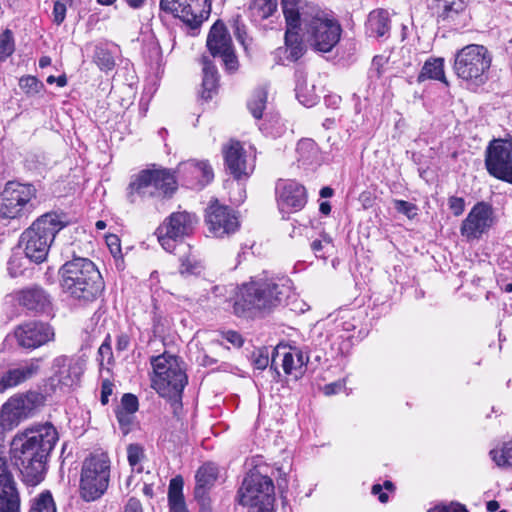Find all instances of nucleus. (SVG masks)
<instances>
[{"label":"nucleus","instance_id":"nucleus-46","mask_svg":"<svg viewBox=\"0 0 512 512\" xmlns=\"http://www.w3.org/2000/svg\"><path fill=\"white\" fill-rule=\"evenodd\" d=\"M394 207L397 212L405 215L409 219H413L418 214V208L415 204L404 200H393Z\"/></svg>","mask_w":512,"mask_h":512},{"label":"nucleus","instance_id":"nucleus-51","mask_svg":"<svg viewBox=\"0 0 512 512\" xmlns=\"http://www.w3.org/2000/svg\"><path fill=\"white\" fill-rule=\"evenodd\" d=\"M99 354V364L101 367H104L105 361L107 364H110L112 361V349L108 343H103L98 350Z\"/></svg>","mask_w":512,"mask_h":512},{"label":"nucleus","instance_id":"nucleus-14","mask_svg":"<svg viewBox=\"0 0 512 512\" xmlns=\"http://www.w3.org/2000/svg\"><path fill=\"white\" fill-rule=\"evenodd\" d=\"M485 166L490 175L512 184V137L490 142Z\"/></svg>","mask_w":512,"mask_h":512},{"label":"nucleus","instance_id":"nucleus-22","mask_svg":"<svg viewBox=\"0 0 512 512\" xmlns=\"http://www.w3.org/2000/svg\"><path fill=\"white\" fill-rule=\"evenodd\" d=\"M307 362L308 357L299 349L278 345L272 354L271 367L280 365L285 374L298 379L304 374Z\"/></svg>","mask_w":512,"mask_h":512},{"label":"nucleus","instance_id":"nucleus-64","mask_svg":"<svg viewBox=\"0 0 512 512\" xmlns=\"http://www.w3.org/2000/svg\"><path fill=\"white\" fill-rule=\"evenodd\" d=\"M311 248L318 255L321 252V250L323 249L322 240H314L311 244Z\"/></svg>","mask_w":512,"mask_h":512},{"label":"nucleus","instance_id":"nucleus-28","mask_svg":"<svg viewBox=\"0 0 512 512\" xmlns=\"http://www.w3.org/2000/svg\"><path fill=\"white\" fill-rule=\"evenodd\" d=\"M218 477V469L212 463L202 465L196 472L194 495L203 509L209 510L208 492Z\"/></svg>","mask_w":512,"mask_h":512},{"label":"nucleus","instance_id":"nucleus-12","mask_svg":"<svg viewBox=\"0 0 512 512\" xmlns=\"http://www.w3.org/2000/svg\"><path fill=\"white\" fill-rule=\"evenodd\" d=\"M36 197V189L30 184L8 182L0 194V217L15 219L29 212L31 201Z\"/></svg>","mask_w":512,"mask_h":512},{"label":"nucleus","instance_id":"nucleus-4","mask_svg":"<svg viewBox=\"0 0 512 512\" xmlns=\"http://www.w3.org/2000/svg\"><path fill=\"white\" fill-rule=\"evenodd\" d=\"M60 284L65 293L84 301L96 299L104 289L102 276L88 258L75 257L59 270Z\"/></svg>","mask_w":512,"mask_h":512},{"label":"nucleus","instance_id":"nucleus-21","mask_svg":"<svg viewBox=\"0 0 512 512\" xmlns=\"http://www.w3.org/2000/svg\"><path fill=\"white\" fill-rule=\"evenodd\" d=\"M53 369L51 385L60 390H69L78 385L83 373L82 364L67 356L57 357L53 362Z\"/></svg>","mask_w":512,"mask_h":512},{"label":"nucleus","instance_id":"nucleus-63","mask_svg":"<svg viewBox=\"0 0 512 512\" xmlns=\"http://www.w3.org/2000/svg\"><path fill=\"white\" fill-rule=\"evenodd\" d=\"M246 32L244 30V27H240L238 20H236V35L238 40L244 45L245 44V36Z\"/></svg>","mask_w":512,"mask_h":512},{"label":"nucleus","instance_id":"nucleus-54","mask_svg":"<svg viewBox=\"0 0 512 512\" xmlns=\"http://www.w3.org/2000/svg\"><path fill=\"white\" fill-rule=\"evenodd\" d=\"M449 208L455 216H459L464 212L465 202L463 198L460 197H450L449 198Z\"/></svg>","mask_w":512,"mask_h":512},{"label":"nucleus","instance_id":"nucleus-44","mask_svg":"<svg viewBox=\"0 0 512 512\" xmlns=\"http://www.w3.org/2000/svg\"><path fill=\"white\" fill-rule=\"evenodd\" d=\"M15 50L13 34L9 29H6L0 34V62L5 61L10 57Z\"/></svg>","mask_w":512,"mask_h":512},{"label":"nucleus","instance_id":"nucleus-37","mask_svg":"<svg viewBox=\"0 0 512 512\" xmlns=\"http://www.w3.org/2000/svg\"><path fill=\"white\" fill-rule=\"evenodd\" d=\"M203 264L200 259L190 253L180 260L179 272L183 276L200 275L203 271Z\"/></svg>","mask_w":512,"mask_h":512},{"label":"nucleus","instance_id":"nucleus-20","mask_svg":"<svg viewBox=\"0 0 512 512\" xmlns=\"http://www.w3.org/2000/svg\"><path fill=\"white\" fill-rule=\"evenodd\" d=\"M18 345L25 349H35L54 339L53 328L43 322L30 321L19 325L14 330Z\"/></svg>","mask_w":512,"mask_h":512},{"label":"nucleus","instance_id":"nucleus-50","mask_svg":"<svg viewBox=\"0 0 512 512\" xmlns=\"http://www.w3.org/2000/svg\"><path fill=\"white\" fill-rule=\"evenodd\" d=\"M120 411L134 414L138 410V399L135 395L127 393L121 399Z\"/></svg>","mask_w":512,"mask_h":512},{"label":"nucleus","instance_id":"nucleus-15","mask_svg":"<svg viewBox=\"0 0 512 512\" xmlns=\"http://www.w3.org/2000/svg\"><path fill=\"white\" fill-rule=\"evenodd\" d=\"M38 394L27 393L11 397L0 410V427L4 430H12L21 421L28 418L36 408Z\"/></svg>","mask_w":512,"mask_h":512},{"label":"nucleus","instance_id":"nucleus-2","mask_svg":"<svg viewBox=\"0 0 512 512\" xmlns=\"http://www.w3.org/2000/svg\"><path fill=\"white\" fill-rule=\"evenodd\" d=\"M292 294L291 281L257 279L243 284L234 303V313L249 316L258 311L271 310L285 302Z\"/></svg>","mask_w":512,"mask_h":512},{"label":"nucleus","instance_id":"nucleus-27","mask_svg":"<svg viewBox=\"0 0 512 512\" xmlns=\"http://www.w3.org/2000/svg\"><path fill=\"white\" fill-rule=\"evenodd\" d=\"M17 495L6 459L0 453V512H16Z\"/></svg>","mask_w":512,"mask_h":512},{"label":"nucleus","instance_id":"nucleus-53","mask_svg":"<svg viewBox=\"0 0 512 512\" xmlns=\"http://www.w3.org/2000/svg\"><path fill=\"white\" fill-rule=\"evenodd\" d=\"M132 413L118 410L116 413L118 422L124 434L129 432V426L132 423Z\"/></svg>","mask_w":512,"mask_h":512},{"label":"nucleus","instance_id":"nucleus-39","mask_svg":"<svg viewBox=\"0 0 512 512\" xmlns=\"http://www.w3.org/2000/svg\"><path fill=\"white\" fill-rule=\"evenodd\" d=\"M296 97L301 104L311 107L317 102V95L314 93L313 87L308 89L305 79H298L296 84Z\"/></svg>","mask_w":512,"mask_h":512},{"label":"nucleus","instance_id":"nucleus-33","mask_svg":"<svg viewBox=\"0 0 512 512\" xmlns=\"http://www.w3.org/2000/svg\"><path fill=\"white\" fill-rule=\"evenodd\" d=\"M218 83L217 70L207 57H203L202 98L209 100L216 91Z\"/></svg>","mask_w":512,"mask_h":512},{"label":"nucleus","instance_id":"nucleus-3","mask_svg":"<svg viewBox=\"0 0 512 512\" xmlns=\"http://www.w3.org/2000/svg\"><path fill=\"white\" fill-rule=\"evenodd\" d=\"M298 22L306 42L316 51L330 52L341 37L338 21L318 5L306 0H296Z\"/></svg>","mask_w":512,"mask_h":512},{"label":"nucleus","instance_id":"nucleus-29","mask_svg":"<svg viewBox=\"0 0 512 512\" xmlns=\"http://www.w3.org/2000/svg\"><path fill=\"white\" fill-rule=\"evenodd\" d=\"M390 21L388 12L384 10L372 11L366 22V34L369 37L380 38L388 34Z\"/></svg>","mask_w":512,"mask_h":512},{"label":"nucleus","instance_id":"nucleus-26","mask_svg":"<svg viewBox=\"0 0 512 512\" xmlns=\"http://www.w3.org/2000/svg\"><path fill=\"white\" fill-rule=\"evenodd\" d=\"M41 369L40 359H29L7 370L0 379V393L35 377Z\"/></svg>","mask_w":512,"mask_h":512},{"label":"nucleus","instance_id":"nucleus-61","mask_svg":"<svg viewBox=\"0 0 512 512\" xmlns=\"http://www.w3.org/2000/svg\"><path fill=\"white\" fill-rule=\"evenodd\" d=\"M130 339L126 334H121L117 337L116 348L119 351H124L128 348Z\"/></svg>","mask_w":512,"mask_h":512},{"label":"nucleus","instance_id":"nucleus-60","mask_svg":"<svg viewBox=\"0 0 512 512\" xmlns=\"http://www.w3.org/2000/svg\"><path fill=\"white\" fill-rule=\"evenodd\" d=\"M372 494L378 496V499L381 503H386L388 501L387 493L383 492V487L380 484H375L372 486Z\"/></svg>","mask_w":512,"mask_h":512},{"label":"nucleus","instance_id":"nucleus-47","mask_svg":"<svg viewBox=\"0 0 512 512\" xmlns=\"http://www.w3.org/2000/svg\"><path fill=\"white\" fill-rule=\"evenodd\" d=\"M95 61L99 68L105 71L113 69L115 64L112 55L104 49L96 50Z\"/></svg>","mask_w":512,"mask_h":512},{"label":"nucleus","instance_id":"nucleus-16","mask_svg":"<svg viewBox=\"0 0 512 512\" xmlns=\"http://www.w3.org/2000/svg\"><path fill=\"white\" fill-rule=\"evenodd\" d=\"M163 11L173 14L192 27L200 25L210 11V0H161Z\"/></svg>","mask_w":512,"mask_h":512},{"label":"nucleus","instance_id":"nucleus-5","mask_svg":"<svg viewBox=\"0 0 512 512\" xmlns=\"http://www.w3.org/2000/svg\"><path fill=\"white\" fill-rule=\"evenodd\" d=\"M67 224L66 216L55 212L38 217L21 235L25 256L35 263L45 261L56 234Z\"/></svg>","mask_w":512,"mask_h":512},{"label":"nucleus","instance_id":"nucleus-25","mask_svg":"<svg viewBox=\"0 0 512 512\" xmlns=\"http://www.w3.org/2000/svg\"><path fill=\"white\" fill-rule=\"evenodd\" d=\"M276 193L278 207L283 214L297 212L306 204V190L295 181H279Z\"/></svg>","mask_w":512,"mask_h":512},{"label":"nucleus","instance_id":"nucleus-7","mask_svg":"<svg viewBox=\"0 0 512 512\" xmlns=\"http://www.w3.org/2000/svg\"><path fill=\"white\" fill-rule=\"evenodd\" d=\"M492 57L483 45L469 44L458 50L453 69L458 78L479 86L486 82Z\"/></svg>","mask_w":512,"mask_h":512},{"label":"nucleus","instance_id":"nucleus-38","mask_svg":"<svg viewBox=\"0 0 512 512\" xmlns=\"http://www.w3.org/2000/svg\"><path fill=\"white\" fill-rule=\"evenodd\" d=\"M266 101L267 90L265 88H259L254 92L252 98L248 102V108L256 119L262 117L266 106Z\"/></svg>","mask_w":512,"mask_h":512},{"label":"nucleus","instance_id":"nucleus-30","mask_svg":"<svg viewBox=\"0 0 512 512\" xmlns=\"http://www.w3.org/2000/svg\"><path fill=\"white\" fill-rule=\"evenodd\" d=\"M467 4L464 0H436L437 17L442 21H455L465 13Z\"/></svg>","mask_w":512,"mask_h":512},{"label":"nucleus","instance_id":"nucleus-6","mask_svg":"<svg viewBox=\"0 0 512 512\" xmlns=\"http://www.w3.org/2000/svg\"><path fill=\"white\" fill-rule=\"evenodd\" d=\"M151 365L152 387L160 396L179 402L188 382L180 359L172 354L163 353L152 357Z\"/></svg>","mask_w":512,"mask_h":512},{"label":"nucleus","instance_id":"nucleus-32","mask_svg":"<svg viewBox=\"0 0 512 512\" xmlns=\"http://www.w3.org/2000/svg\"><path fill=\"white\" fill-rule=\"evenodd\" d=\"M183 479L176 476L171 479L168 489L170 512H188L183 497Z\"/></svg>","mask_w":512,"mask_h":512},{"label":"nucleus","instance_id":"nucleus-24","mask_svg":"<svg viewBox=\"0 0 512 512\" xmlns=\"http://www.w3.org/2000/svg\"><path fill=\"white\" fill-rule=\"evenodd\" d=\"M177 173L185 184L193 189H201L214 178V172L206 160L190 159L181 162L177 167Z\"/></svg>","mask_w":512,"mask_h":512},{"label":"nucleus","instance_id":"nucleus-45","mask_svg":"<svg viewBox=\"0 0 512 512\" xmlns=\"http://www.w3.org/2000/svg\"><path fill=\"white\" fill-rule=\"evenodd\" d=\"M359 321L351 311H342L336 319V328L345 332L353 331Z\"/></svg>","mask_w":512,"mask_h":512},{"label":"nucleus","instance_id":"nucleus-41","mask_svg":"<svg viewBox=\"0 0 512 512\" xmlns=\"http://www.w3.org/2000/svg\"><path fill=\"white\" fill-rule=\"evenodd\" d=\"M19 87L28 96L33 97L44 90V84L34 76H23L19 79Z\"/></svg>","mask_w":512,"mask_h":512},{"label":"nucleus","instance_id":"nucleus-10","mask_svg":"<svg viewBox=\"0 0 512 512\" xmlns=\"http://www.w3.org/2000/svg\"><path fill=\"white\" fill-rule=\"evenodd\" d=\"M296 0H281V7L286 22L284 47L277 49L278 55H283V62H295L305 53L303 29L298 22Z\"/></svg>","mask_w":512,"mask_h":512},{"label":"nucleus","instance_id":"nucleus-62","mask_svg":"<svg viewBox=\"0 0 512 512\" xmlns=\"http://www.w3.org/2000/svg\"><path fill=\"white\" fill-rule=\"evenodd\" d=\"M46 81L48 84L56 83L59 87H64L67 84V79L65 75H61L59 77L51 75L47 78Z\"/></svg>","mask_w":512,"mask_h":512},{"label":"nucleus","instance_id":"nucleus-57","mask_svg":"<svg viewBox=\"0 0 512 512\" xmlns=\"http://www.w3.org/2000/svg\"><path fill=\"white\" fill-rule=\"evenodd\" d=\"M113 393V383L109 380H104L101 387V403L106 405L109 402V397Z\"/></svg>","mask_w":512,"mask_h":512},{"label":"nucleus","instance_id":"nucleus-48","mask_svg":"<svg viewBox=\"0 0 512 512\" xmlns=\"http://www.w3.org/2000/svg\"><path fill=\"white\" fill-rule=\"evenodd\" d=\"M428 512H469L464 504L456 501L438 504L428 510Z\"/></svg>","mask_w":512,"mask_h":512},{"label":"nucleus","instance_id":"nucleus-52","mask_svg":"<svg viewBox=\"0 0 512 512\" xmlns=\"http://www.w3.org/2000/svg\"><path fill=\"white\" fill-rule=\"evenodd\" d=\"M66 16V5L61 1H56L53 7V21L60 25Z\"/></svg>","mask_w":512,"mask_h":512},{"label":"nucleus","instance_id":"nucleus-19","mask_svg":"<svg viewBox=\"0 0 512 512\" xmlns=\"http://www.w3.org/2000/svg\"><path fill=\"white\" fill-rule=\"evenodd\" d=\"M206 224L209 232L215 237H224L239 228L236 213L227 206L220 205L217 200L211 202L206 212Z\"/></svg>","mask_w":512,"mask_h":512},{"label":"nucleus","instance_id":"nucleus-34","mask_svg":"<svg viewBox=\"0 0 512 512\" xmlns=\"http://www.w3.org/2000/svg\"><path fill=\"white\" fill-rule=\"evenodd\" d=\"M425 79L439 80L445 84H448L444 73L443 58H434L425 62L421 73L418 76V80L423 81Z\"/></svg>","mask_w":512,"mask_h":512},{"label":"nucleus","instance_id":"nucleus-8","mask_svg":"<svg viewBox=\"0 0 512 512\" xmlns=\"http://www.w3.org/2000/svg\"><path fill=\"white\" fill-rule=\"evenodd\" d=\"M110 477V460L106 453L96 452L82 466L80 495L85 501H94L106 491Z\"/></svg>","mask_w":512,"mask_h":512},{"label":"nucleus","instance_id":"nucleus-23","mask_svg":"<svg viewBox=\"0 0 512 512\" xmlns=\"http://www.w3.org/2000/svg\"><path fill=\"white\" fill-rule=\"evenodd\" d=\"M224 159L229 172L234 178L246 179L254 170V156L247 155L242 145L237 141H231L223 148Z\"/></svg>","mask_w":512,"mask_h":512},{"label":"nucleus","instance_id":"nucleus-35","mask_svg":"<svg viewBox=\"0 0 512 512\" xmlns=\"http://www.w3.org/2000/svg\"><path fill=\"white\" fill-rule=\"evenodd\" d=\"M277 7V0H252L249 10L254 21H262L272 16Z\"/></svg>","mask_w":512,"mask_h":512},{"label":"nucleus","instance_id":"nucleus-18","mask_svg":"<svg viewBox=\"0 0 512 512\" xmlns=\"http://www.w3.org/2000/svg\"><path fill=\"white\" fill-rule=\"evenodd\" d=\"M492 207L485 202H478L468 213L460 227V232L468 241L479 239L493 225Z\"/></svg>","mask_w":512,"mask_h":512},{"label":"nucleus","instance_id":"nucleus-36","mask_svg":"<svg viewBox=\"0 0 512 512\" xmlns=\"http://www.w3.org/2000/svg\"><path fill=\"white\" fill-rule=\"evenodd\" d=\"M296 152L298 155V162L303 165H310L318 161V147L311 139L300 140L297 144Z\"/></svg>","mask_w":512,"mask_h":512},{"label":"nucleus","instance_id":"nucleus-40","mask_svg":"<svg viewBox=\"0 0 512 512\" xmlns=\"http://www.w3.org/2000/svg\"><path fill=\"white\" fill-rule=\"evenodd\" d=\"M490 456L499 467L512 468V442L505 443L501 449H493Z\"/></svg>","mask_w":512,"mask_h":512},{"label":"nucleus","instance_id":"nucleus-17","mask_svg":"<svg viewBox=\"0 0 512 512\" xmlns=\"http://www.w3.org/2000/svg\"><path fill=\"white\" fill-rule=\"evenodd\" d=\"M207 47L214 57L222 58L227 70H236L238 61L234 53L231 36L224 23L217 21L211 27L207 37Z\"/></svg>","mask_w":512,"mask_h":512},{"label":"nucleus","instance_id":"nucleus-55","mask_svg":"<svg viewBox=\"0 0 512 512\" xmlns=\"http://www.w3.org/2000/svg\"><path fill=\"white\" fill-rule=\"evenodd\" d=\"M107 246L111 254L116 257L121 253L120 240L116 235H109L106 237Z\"/></svg>","mask_w":512,"mask_h":512},{"label":"nucleus","instance_id":"nucleus-1","mask_svg":"<svg viewBox=\"0 0 512 512\" xmlns=\"http://www.w3.org/2000/svg\"><path fill=\"white\" fill-rule=\"evenodd\" d=\"M58 441V432L50 423L38 424L18 432L10 443V457L28 486L44 479L46 460Z\"/></svg>","mask_w":512,"mask_h":512},{"label":"nucleus","instance_id":"nucleus-31","mask_svg":"<svg viewBox=\"0 0 512 512\" xmlns=\"http://www.w3.org/2000/svg\"><path fill=\"white\" fill-rule=\"evenodd\" d=\"M18 301L29 310H41L49 302L44 290L38 287L25 289L19 292Z\"/></svg>","mask_w":512,"mask_h":512},{"label":"nucleus","instance_id":"nucleus-49","mask_svg":"<svg viewBox=\"0 0 512 512\" xmlns=\"http://www.w3.org/2000/svg\"><path fill=\"white\" fill-rule=\"evenodd\" d=\"M127 457L130 466L135 467L144 457L143 448L138 444H130L127 448Z\"/></svg>","mask_w":512,"mask_h":512},{"label":"nucleus","instance_id":"nucleus-58","mask_svg":"<svg viewBox=\"0 0 512 512\" xmlns=\"http://www.w3.org/2000/svg\"><path fill=\"white\" fill-rule=\"evenodd\" d=\"M223 338L233 346L240 347L243 343L242 337L235 331H228L223 334Z\"/></svg>","mask_w":512,"mask_h":512},{"label":"nucleus","instance_id":"nucleus-11","mask_svg":"<svg viewBox=\"0 0 512 512\" xmlns=\"http://www.w3.org/2000/svg\"><path fill=\"white\" fill-rule=\"evenodd\" d=\"M196 224L197 218L194 214L186 211L174 212L156 229L155 234L163 249L173 252L177 243L193 233Z\"/></svg>","mask_w":512,"mask_h":512},{"label":"nucleus","instance_id":"nucleus-43","mask_svg":"<svg viewBox=\"0 0 512 512\" xmlns=\"http://www.w3.org/2000/svg\"><path fill=\"white\" fill-rule=\"evenodd\" d=\"M228 347L224 346L221 341L212 340L210 345L206 350H204L202 357L199 359V362L203 366H210L217 362V359L208 354V352L212 354L219 355L221 351L227 350Z\"/></svg>","mask_w":512,"mask_h":512},{"label":"nucleus","instance_id":"nucleus-56","mask_svg":"<svg viewBox=\"0 0 512 512\" xmlns=\"http://www.w3.org/2000/svg\"><path fill=\"white\" fill-rule=\"evenodd\" d=\"M344 386H345L344 382L336 381V382H333V383L326 384L322 388V392L326 396H331V395L337 394L340 391H342L344 389Z\"/></svg>","mask_w":512,"mask_h":512},{"label":"nucleus","instance_id":"nucleus-9","mask_svg":"<svg viewBox=\"0 0 512 512\" xmlns=\"http://www.w3.org/2000/svg\"><path fill=\"white\" fill-rule=\"evenodd\" d=\"M239 503L249 509L273 511L274 484L272 480L259 473L247 475L238 492Z\"/></svg>","mask_w":512,"mask_h":512},{"label":"nucleus","instance_id":"nucleus-59","mask_svg":"<svg viewBox=\"0 0 512 512\" xmlns=\"http://www.w3.org/2000/svg\"><path fill=\"white\" fill-rule=\"evenodd\" d=\"M124 512H143L140 501L136 498H130L124 507Z\"/></svg>","mask_w":512,"mask_h":512},{"label":"nucleus","instance_id":"nucleus-42","mask_svg":"<svg viewBox=\"0 0 512 512\" xmlns=\"http://www.w3.org/2000/svg\"><path fill=\"white\" fill-rule=\"evenodd\" d=\"M29 512H56L55 503L50 492L46 491L35 499Z\"/></svg>","mask_w":512,"mask_h":512},{"label":"nucleus","instance_id":"nucleus-13","mask_svg":"<svg viewBox=\"0 0 512 512\" xmlns=\"http://www.w3.org/2000/svg\"><path fill=\"white\" fill-rule=\"evenodd\" d=\"M177 182L174 174L164 168L148 169L141 171L130 182L128 187V198L131 202L135 201V195L154 194V190L161 191L164 194L172 193L176 190Z\"/></svg>","mask_w":512,"mask_h":512}]
</instances>
